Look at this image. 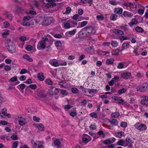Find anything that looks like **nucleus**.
Masks as SVG:
<instances>
[{
  "label": "nucleus",
  "mask_w": 148,
  "mask_h": 148,
  "mask_svg": "<svg viewBox=\"0 0 148 148\" xmlns=\"http://www.w3.org/2000/svg\"><path fill=\"white\" fill-rule=\"evenodd\" d=\"M136 90L138 92H144L148 90V83L144 82L137 86Z\"/></svg>",
  "instance_id": "1"
},
{
  "label": "nucleus",
  "mask_w": 148,
  "mask_h": 148,
  "mask_svg": "<svg viewBox=\"0 0 148 148\" xmlns=\"http://www.w3.org/2000/svg\"><path fill=\"white\" fill-rule=\"evenodd\" d=\"M136 129L140 132H144L147 129V126L145 124L137 122L134 125Z\"/></svg>",
  "instance_id": "2"
},
{
  "label": "nucleus",
  "mask_w": 148,
  "mask_h": 148,
  "mask_svg": "<svg viewBox=\"0 0 148 148\" xmlns=\"http://www.w3.org/2000/svg\"><path fill=\"white\" fill-rule=\"evenodd\" d=\"M6 48L9 52L11 53H15L16 51V48L14 42H10L8 45L6 46Z\"/></svg>",
  "instance_id": "3"
},
{
  "label": "nucleus",
  "mask_w": 148,
  "mask_h": 148,
  "mask_svg": "<svg viewBox=\"0 0 148 148\" xmlns=\"http://www.w3.org/2000/svg\"><path fill=\"white\" fill-rule=\"evenodd\" d=\"M77 38L81 39H85L86 37L88 36L87 33H86L85 29H84V28L82 29L79 32Z\"/></svg>",
  "instance_id": "4"
},
{
  "label": "nucleus",
  "mask_w": 148,
  "mask_h": 148,
  "mask_svg": "<svg viewBox=\"0 0 148 148\" xmlns=\"http://www.w3.org/2000/svg\"><path fill=\"white\" fill-rule=\"evenodd\" d=\"M84 28L85 29L86 33H87L88 36L92 34H95L96 33V30L91 27H86Z\"/></svg>",
  "instance_id": "5"
},
{
  "label": "nucleus",
  "mask_w": 148,
  "mask_h": 148,
  "mask_svg": "<svg viewBox=\"0 0 148 148\" xmlns=\"http://www.w3.org/2000/svg\"><path fill=\"white\" fill-rule=\"evenodd\" d=\"M46 46V42L41 40L39 42L37 46V48L39 50H43L45 48Z\"/></svg>",
  "instance_id": "6"
},
{
  "label": "nucleus",
  "mask_w": 148,
  "mask_h": 148,
  "mask_svg": "<svg viewBox=\"0 0 148 148\" xmlns=\"http://www.w3.org/2000/svg\"><path fill=\"white\" fill-rule=\"evenodd\" d=\"M48 3L46 4V6L49 8L51 7H54L56 5V3H54L55 2V0H47Z\"/></svg>",
  "instance_id": "7"
},
{
  "label": "nucleus",
  "mask_w": 148,
  "mask_h": 148,
  "mask_svg": "<svg viewBox=\"0 0 148 148\" xmlns=\"http://www.w3.org/2000/svg\"><path fill=\"white\" fill-rule=\"evenodd\" d=\"M49 63L52 66L55 67L58 66L59 65L57 60L54 59L50 60L49 61Z\"/></svg>",
  "instance_id": "8"
},
{
  "label": "nucleus",
  "mask_w": 148,
  "mask_h": 148,
  "mask_svg": "<svg viewBox=\"0 0 148 148\" xmlns=\"http://www.w3.org/2000/svg\"><path fill=\"white\" fill-rule=\"evenodd\" d=\"M133 16V14L127 11H124L122 14L121 15L122 17H126V16L131 17Z\"/></svg>",
  "instance_id": "9"
},
{
  "label": "nucleus",
  "mask_w": 148,
  "mask_h": 148,
  "mask_svg": "<svg viewBox=\"0 0 148 148\" xmlns=\"http://www.w3.org/2000/svg\"><path fill=\"white\" fill-rule=\"evenodd\" d=\"M50 19L49 18H45L42 22V25L43 26H47L49 25L51 23L49 22V20Z\"/></svg>",
  "instance_id": "10"
},
{
  "label": "nucleus",
  "mask_w": 148,
  "mask_h": 148,
  "mask_svg": "<svg viewBox=\"0 0 148 148\" xmlns=\"http://www.w3.org/2000/svg\"><path fill=\"white\" fill-rule=\"evenodd\" d=\"M131 73L130 72H125L124 73L122 74V77H123V78L128 79L131 78Z\"/></svg>",
  "instance_id": "11"
},
{
  "label": "nucleus",
  "mask_w": 148,
  "mask_h": 148,
  "mask_svg": "<svg viewBox=\"0 0 148 148\" xmlns=\"http://www.w3.org/2000/svg\"><path fill=\"white\" fill-rule=\"evenodd\" d=\"M142 104L146 106H148V97L145 96L141 101Z\"/></svg>",
  "instance_id": "12"
},
{
  "label": "nucleus",
  "mask_w": 148,
  "mask_h": 148,
  "mask_svg": "<svg viewBox=\"0 0 148 148\" xmlns=\"http://www.w3.org/2000/svg\"><path fill=\"white\" fill-rule=\"evenodd\" d=\"M123 9L122 8H115L114 10V13L118 14H121L122 13Z\"/></svg>",
  "instance_id": "13"
},
{
  "label": "nucleus",
  "mask_w": 148,
  "mask_h": 148,
  "mask_svg": "<svg viewBox=\"0 0 148 148\" xmlns=\"http://www.w3.org/2000/svg\"><path fill=\"white\" fill-rule=\"evenodd\" d=\"M37 77L40 81H43L45 78L44 73L41 72L39 73L38 74Z\"/></svg>",
  "instance_id": "14"
},
{
  "label": "nucleus",
  "mask_w": 148,
  "mask_h": 148,
  "mask_svg": "<svg viewBox=\"0 0 148 148\" xmlns=\"http://www.w3.org/2000/svg\"><path fill=\"white\" fill-rule=\"evenodd\" d=\"M130 43V42H127L123 43L122 44V48L121 50L123 51V50L125 49L128 48L129 47Z\"/></svg>",
  "instance_id": "15"
},
{
  "label": "nucleus",
  "mask_w": 148,
  "mask_h": 148,
  "mask_svg": "<svg viewBox=\"0 0 148 148\" xmlns=\"http://www.w3.org/2000/svg\"><path fill=\"white\" fill-rule=\"evenodd\" d=\"M38 96L41 98H45L47 95L43 90L39 92L38 94Z\"/></svg>",
  "instance_id": "16"
},
{
  "label": "nucleus",
  "mask_w": 148,
  "mask_h": 148,
  "mask_svg": "<svg viewBox=\"0 0 148 148\" xmlns=\"http://www.w3.org/2000/svg\"><path fill=\"white\" fill-rule=\"evenodd\" d=\"M113 32L117 35H123L124 34V32L121 30L118 29H114L113 30Z\"/></svg>",
  "instance_id": "17"
},
{
  "label": "nucleus",
  "mask_w": 148,
  "mask_h": 148,
  "mask_svg": "<svg viewBox=\"0 0 148 148\" xmlns=\"http://www.w3.org/2000/svg\"><path fill=\"white\" fill-rule=\"evenodd\" d=\"M108 120V122L112 124H113L115 126H117L118 125V122L116 119H113L111 120L109 119Z\"/></svg>",
  "instance_id": "18"
},
{
  "label": "nucleus",
  "mask_w": 148,
  "mask_h": 148,
  "mask_svg": "<svg viewBox=\"0 0 148 148\" xmlns=\"http://www.w3.org/2000/svg\"><path fill=\"white\" fill-rule=\"evenodd\" d=\"M20 119L18 121L19 124L22 126L24 125L25 124L24 122L25 121V119L22 117H20Z\"/></svg>",
  "instance_id": "19"
},
{
  "label": "nucleus",
  "mask_w": 148,
  "mask_h": 148,
  "mask_svg": "<svg viewBox=\"0 0 148 148\" xmlns=\"http://www.w3.org/2000/svg\"><path fill=\"white\" fill-rule=\"evenodd\" d=\"M23 58L30 62H32L33 61V59L27 54H24L23 56Z\"/></svg>",
  "instance_id": "20"
},
{
  "label": "nucleus",
  "mask_w": 148,
  "mask_h": 148,
  "mask_svg": "<svg viewBox=\"0 0 148 148\" xmlns=\"http://www.w3.org/2000/svg\"><path fill=\"white\" fill-rule=\"evenodd\" d=\"M124 134V132L121 131L120 132H118L116 133L115 134V136L118 138H121L123 136V134Z\"/></svg>",
  "instance_id": "21"
},
{
  "label": "nucleus",
  "mask_w": 148,
  "mask_h": 148,
  "mask_svg": "<svg viewBox=\"0 0 148 148\" xmlns=\"http://www.w3.org/2000/svg\"><path fill=\"white\" fill-rule=\"evenodd\" d=\"M37 127L40 131H42L44 130V126L42 124L39 123L37 126Z\"/></svg>",
  "instance_id": "22"
},
{
  "label": "nucleus",
  "mask_w": 148,
  "mask_h": 148,
  "mask_svg": "<svg viewBox=\"0 0 148 148\" xmlns=\"http://www.w3.org/2000/svg\"><path fill=\"white\" fill-rule=\"evenodd\" d=\"M120 115V113L118 112L112 113L111 114V116L114 118H117L119 117Z\"/></svg>",
  "instance_id": "23"
},
{
  "label": "nucleus",
  "mask_w": 148,
  "mask_h": 148,
  "mask_svg": "<svg viewBox=\"0 0 148 148\" xmlns=\"http://www.w3.org/2000/svg\"><path fill=\"white\" fill-rule=\"evenodd\" d=\"M135 30L136 32L139 33H142L144 32V30L143 28L139 26L136 27Z\"/></svg>",
  "instance_id": "24"
},
{
  "label": "nucleus",
  "mask_w": 148,
  "mask_h": 148,
  "mask_svg": "<svg viewBox=\"0 0 148 148\" xmlns=\"http://www.w3.org/2000/svg\"><path fill=\"white\" fill-rule=\"evenodd\" d=\"M118 16L115 14H112L110 16V18L111 20L115 21L117 19Z\"/></svg>",
  "instance_id": "25"
},
{
  "label": "nucleus",
  "mask_w": 148,
  "mask_h": 148,
  "mask_svg": "<svg viewBox=\"0 0 148 148\" xmlns=\"http://www.w3.org/2000/svg\"><path fill=\"white\" fill-rule=\"evenodd\" d=\"M114 60L112 58H109L106 60V64L107 65L111 64L114 62Z\"/></svg>",
  "instance_id": "26"
},
{
  "label": "nucleus",
  "mask_w": 148,
  "mask_h": 148,
  "mask_svg": "<svg viewBox=\"0 0 148 148\" xmlns=\"http://www.w3.org/2000/svg\"><path fill=\"white\" fill-rule=\"evenodd\" d=\"M46 83L48 85H52L53 82L50 79H47L45 81Z\"/></svg>",
  "instance_id": "27"
},
{
  "label": "nucleus",
  "mask_w": 148,
  "mask_h": 148,
  "mask_svg": "<svg viewBox=\"0 0 148 148\" xmlns=\"http://www.w3.org/2000/svg\"><path fill=\"white\" fill-rule=\"evenodd\" d=\"M53 143L55 145H56L57 146H59L61 144V143L60 140L58 139H56L54 141Z\"/></svg>",
  "instance_id": "28"
},
{
  "label": "nucleus",
  "mask_w": 148,
  "mask_h": 148,
  "mask_svg": "<svg viewBox=\"0 0 148 148\" xmlns=\"http://www.w3.org/2000/svg\"><path fill=\"white\" fill-rule=\"evenodd\" d=\"M61 93L63 95H67L68 94V92L67 91L63 89H60Z\"/></svg>",
  "instance_id": "29"
},
{
  "label": "nucleus",
  "mask_w": 148,
  "mask_h": 148,
  "mask_svg": "<svg viewBox=\"0 0 148 148\" xmlns=\"http://www.w3.org/2000/svg\"><path fill=\"white\" fill-rule=\"evenodd\" d=\"M6 15L7 18L10 20H12V19L14 17L11 14L8 13H7L6 14Z\"/></svg>",
  "instance_id": "30"
},
{
  "label": "nucleus",
  "mask_w": 148,
  "mask_h": 148,
  "mask_svg": "<svg viewBox=\"0 0 148 148\" xmlns=\"http://www.w3.org/2000/svg\"><path fill=\"white\" fill-rule=\"evenodd\" d=\"M29 87L32 89H34L36 88L37 86L35 84H32L27 86V88H28Z\"/></svg>",
  "instance_id": "31"
},
{
  "label": "nucleus",
  "mask_w": 148,
  "mask_h": 148,
  "mask_svg": "<svg viewBox=\"0 0 148 148\" xmlns=\"http://www.w3.org/2000/svg\"><path fill=\"white\" fill-rule=\"evenodd\" d=\"M128 25H124L121 26L120 27L121 29H124L125 30H127L128 29Z\"/></svg>",
  "instance_id": "32"
},
{
  "label": "nucleus",
  "mask_w": 148,
  "mask_h": 148,
  "mask_svg": "<svg viewBox=\"0 0 148 148\" xmlns=\"http://www.w3.org/2000/svg\"><path fill=\"white\" fill-rule=\"evenodd\" d=\"M55 45L56 47H59L61 46L62 43L60 41L58 40L55 42Z\"/></svg>",
  "instance_id": "33"
},
{
  "label": "nucleus",
  "mask_w": 148,
  "mask_h": 148,
  "mask_svg": "<svg viewBox=\"0 0 148 148\" xmlns=\"http://www.w3.org/2000/svg\"><path fill=\"white\" fill-rule=\"evenodd\" d=\"M98 90L97 89H88V92L90 94H91L92 92L94 93L95 92H98Z\"/></svg>",
  "instance_id": "34"
},
{
  "label": "nucleus",
  "mask_w": 148,
  "mask_h": 148,
  "mask_svg": "<svg viewBox=\"0 0 148 148\" xmlns=\"http://www.w3.org/2000/svg\"><path fill=\"white\" fill-rule=\"evenodd\" d=\"M11 66L6 65L4 66V69L5 71H8L11 70Z\"/></svg>",
  "instance_id": "35"
},
{
  "label": "nucleus",
  "mask_w": 148,
  "mask_h": 148,
  "mask_svg": "<svg viewBox=\"0 0 148 148\" xmlns=\"http://www.w3.org/2000/svg\"><path fill=\"white\" fill-rule=\"evenodd\" d=\"M72 92L74 93H77L79 92V90L77 88H73L71 89Z\"/></svg>",
  "instance_id": "36"
},
{
  "label": "nucleus",
  "mask_w": 148,
  "mask_h": 148,
  "mask_svg": "<svg viewBox=\"0 0 148 148\" xmlns=\"http://www.w3.org/2000/svg\"><path fill=\"white\" fill-rule=\"evenodd\" d=\"M76 31L77 29H75L72 31L68 32V33L70 35H74L76 32Z\"/></svg>",
  "instance_id": "37"
},
{
  "label": "nucleus",
  "mask_w": 148,
  "mask_h": 148,
  "mask_svg": "<svg viewBox=\"0 0 148 148\" xmlns=\"http://www.w3.org/2000/svg\"><path fill=\"white\" fill-rule=\"evenodd\" d=\"M125 141L126 142L127 145H128L132 142V140L130 139V137H127L125 140Z\"/></svg>",
  "instance_id": "38"
},
{
  "label": "nucleus",
  "mask_w": 148,
  "mask_h": 148,
  "mask_svg": "<svg viewBox=\"0 0 148 148\" xmlns=\"http://www.w3.org/2000/svg\"><path fill=\"white\" fill-rule=\"evenodd\" d=\"M17 80V77L16 76H15L11 78L10 80H9V81L11 82H14Z\"/></svg>",
  "instance_id": "39"
},
{
  "label": "nucleus",
  "mask_w": 148,
  "mask_h": 148,
  "mask_svg": "<svg viewBox=\"0 0 148 148\" xmlns=\"http://www.w3.org/2000/svg\"><path fill=\"white\" fill-rule=\"evenodd\" d=\"M126 91V90L123 88L118 91V92L120 94H121L125 92Z\"/></svg>",
  "instance_id": "40"
},
{
  "label": "nucleus",
  "mask_w": 148,
  "mask_h": 148,
  "mask_svg": "<svg viewBox=\"0 0 148 148\" xmlns=\"http://www.w3.org/2000/svg\"><path fill=\"white\" fill-rule=\"evenodd\" d=\"M71 8L70 7H67L66 8V11L65 13L67 14H69L71 12Z\"/></svg>",
  "instance_id": "41"
},
{
  "label": "nucleus",
  "mask_w": 148,
  "mask_h": 148,
  "mask_svg": "<svg viewBox=\"0 0 148 148\" xmlns=\"http://www.w3.org/2000/svg\"><path fill=\"white\" fill-rule=\"evenodd\" d=\"M112 143L111 140H106L104 141L103 143L106 145L111 144Z\"/></svg>",
  "instance_id": "42"
},
{
  "label": "nucleus",
  "mask_w": 148,
  "mask_h": 148,
  "mask_svg": "<svg viewBox=\"0 0 148 148\" xmlns=\"http://www.w3.org/2000/svg\"><path fill=\"white\" fill-rule=\"evenodd\" d=\"M90 116L92 117H93L94 118H97V114L95 112H92L90 114Z\"/></svg>",
  "instance_id": "43"
},
{
  "label": "nucleus",
  "mask_w": 148,
  "mask_h": 148,
  "mask_svg": "<svg viewBox=\"0 0 148 148\" xmlns=\"http://www.w3.org/2000/svg\"><path fill=\"white\" fill-rule=\"evenodd\" d=\"M18 141L14 142L12 145V148H16L18 146Z\"/></svg>",
  "instance_id": "44"
},
{
  "label": "nucleus",
  "mask_w": 148,
  "mask_h": 148,
  "mask_svg": "<svg viewBox=\"0 0 148 148\" xmlns=\"http://www.w3.org/2000/svg\"><path fill=\"white\" fill-rule=\"evenodd\" d=\"M96 18L99 20H100L101 21H103L104 19V17L102 16H99L97 15L96 16Z\"/></svg>",
  "instance_id": "45"
},
{
  "label": "nucleus",
  "mask_w": 148,
  "mask_h": 148,
  "mask_svg": "<svg viewBox=\"0 0 148 148\" xmlns=\"http://www.w3.org/2000/svg\"><path fill=\"white\" fill-rule=\"evenodd\" d=\"M26 49L28 51H31L33 49V47L31 45H28L26 47Z\"/></svg>",
  "instance_id": "46"
},
{
  "label": "nucleus",
  "mask_w": 148,
  "mask_h": 148,
  "mask_svg": "<svg viewBox=\"0 0 148 148\" xmlns=\"http://www.w3.org/2000/svg\"><path fill=\"white\" fill-rule=\"evenodd\" d=\"M131 22L134 25H136L138 23V21L135 18H132L131 21Z\"/></svg>",
  "instance_id": "47"
},
{
  "label": "nucleus",
  "mask_w": 148,
  "mask_h": 148,
  "mask_svg": "<svg viewBox=\"0 0 148 148\" xmlns=\"http://www.w3.org/2000/svg\"><path fill=\"white\" fill-rule=\"evenodd\" d=\"M121 126L123 128H125L127 126V123L124 122H122L120 124Z\"/></svg>",
  "instance_id": "48"
},
{
  "label": "nucleus",
  "mask_w": 148,
  "mask_h": 148,
  "mask_svg": "<svg viewBox=\"0 0 148 148\" xmlns=\"http://www.w3.org/2000/svg\"><path fill=\"white\" fill-rule=\"evenodd\" d=\"M123 142L122 140H120L117 142V143L119 145L123 146Z\"/></svg>",
  "instance_id": "49"
},
{
  "label": "nucleus",
  "mask_w": 148,
  "mask_h": 148,
  "mask_svg": "<svg viewBox=\"0 0 148 148\" xmlns=\"http://www.w3.org/2000/svg\"><path fill=\"white\" fill-rule=\"evenodd\" d=\"M18 86H20V89L23 90L25 87L26 86L25 84H22L19 85Z\"/></svg>",
  "instance_id": "50"
},
{
  "label": "nucleus",
  "mask_w": 148,
  "mask_h": 148,
  "mask_svg": "<svg viewBox=\"0 0 148 148\" xmlns=\"http://www.w3.org/2000/svg\"><path fill=\"white\" fill-rule=\"evenodd\" d=\"M111 45L113 47H116L117 46L118 44L117 42L116 41H112Z\"/></svg>",
  "instance_id": "51"
},
{
  "label": "nucleus",
  "mask_w": 148,
  "mask_h": 148,
  "mask_svg": "<svg viewBox=\"0 0 148 148\" xmlns=\"http://www.w3.org/2000/svg\"><path fill=\"white\" fill-rule=\"evenodd\" d=\"M118 68L121 69L124 68V65L122 62H120L117 66Z\"/></svg>",
  "instance_id": "52"
},
{
  "label": "nucleus",
  "mask_w": 148,
  "mask_h": 148,
  "mask_svg": "<svg viewBox=\"0 0 148 148\" xmlns=\"http://www.w3.org/2000/svg\"><path fill=\"white\" fill-rule=\"evenodd\" d=\"M109 3L112 5H116L117 4V3L115 1H110Z\"/></svg>",
  "instance_id": "53"
},
{
  "label": "nucleus",
  "mask_w": 148,
  "mask_h": 148,
  "mask_svg": "<svg viewBox=\"0 0 148 148\" xmlns=\"http://www.w3.org/2000/svg\"><path fill=\"white\" fill-rule=\"evenodd\" d=\"M69 22L71 23H72L74 26L77 25V22L73 20H70Z\"/></svg>",
  "instance_id": "54"
},
{
  "label": "nucleus",
  "mask_w": 148,
  "mask_h": 148,
  "mask_svg": "<svg viewBox=\"0 0 148 148\" xmlns=\"http://www.w3.org/2000/svg\"><path fill=\"white\" fill-rule=\"evenodd\" d=\"M64 26L66 29H69L71 27L70 24L69 23H65L64 25Z\"/></svg>",
  "instance_id": "55"
},
{
  "label": "nucleus",
  "mask_w": 148,
  "mask_h": 148,
  "mask_svg": "<svg viewBox=\"0 0 148 148\" xmlns=\"http://www.w3.org/2000/svg\"><path fill=\"white\" fill-rule=\"evenodd\" d=\"M10 138L14 140H16L18 139V137L17 135H12Z\"/></svg>",
  "instance_id": "56"
},
{
  "label": "nucleus",
  "mask_w": 148,
  "mask_h": 148,
  "mask_svg": "<svg viewBox=\"0 0 148 148\" xmlns=\"http://www.w3.org/2000/svg\"><path fill=\"white\" fill-rule=\"evenodd\" d=\"M33 120L34 121H36L37 122H39V121L40 120V119L39 118L35 116H33Z\"/></svg>",
  "instance_id": "57"
},
{
  "label": "nucleus",
  "mask_w": 148,
  "mask_h": 148,
  "mask_svg": "<svg viewBox=\"0 0 148 148\" xmlns=\"http://www.w3.org/2000/svg\"><path fill=\"white\" fill-rule=\"evenodd\" d=\"M90 128L91 130H94L96 129L97 127L95 125H91L90 126Z\"/></svg>",
  "instance_id": "58"
},
{
  "label": "nucleus",
  "mask_w": 148,
  "mask_h": 148,
  "mask_svg": "<svg viewBox=\"0 0 148 148\" xmlns=\"http://www.w3.org/2000/svg\"><path fill=\"white\" fill-rule=\"evenodd\" d=\"M2 114L4 115H5L6 113H7V109L5 108H3L1 110Z\"/></svg>",
  "instance_id": "59"
},
{
  "label": "nucleus",
  "mask_w": 148,
  "mask_h": 148,
  "mask_svg": "<svg viewBox=\"0 0 148 148\" xmlns=\"http://www.w3.org/2000/svg\"><path fill=\"white\" fill-rule=\"evenodd\" d=\"M72 108V106L69 105H65L64 107V109L66 110H68L69 109H70Z\"/></svg>",
  "instance_id": "60"
},
{
  "label": "nucleus",
  "mask_w": 148,
  "mask_h": 148,
  "mask_svg": "<svg viewBox=\"0 0 148 148\" xmlns=\"http://www.w3.org/2000/svg\"><path fill=\"white\" fill-rule=\"evenodd\" d=\"M70 115L73 116V117H74L75 116H76V115H77V114L76 112V111H74V112H71L70 113Z\"/></svg>",
  "instance_id": "61"
},
{
  "label": "nucleus",
  "mask_w": 148,
  "mask_h": 148,
  "mask_svg": "<svg viewBox=\"0 0 148 148\" xmlns=\"http://www.w3.org/2000/svg\"><path fill=\"white\" fill-rule=\"evenodd\" d=\"M60 89H59L58 88H55L54 90V91H53L54 94H58L60 90Z\"/></svg>",
  "instance_id": "62"
},
{
  "label": "nucleus",
  "mask_w": 148,
  "mask_h": 148,
  "mask_svg": "<svg viewBox=\"0 0 148 148\" xmlns=\"http://www.w3.org/2000/svg\"><path fill=\"white\" fill-rule=\"evenodd\" d=\"M87 22H88L86 21H83L81 23V27H83L84 26H85L86 25L87 23Z\"/></svg>",
  "instance_id": "63"
},
{
  "label": "nucleus",
  "mask_w": 148,
  "mask_h": 148,
  "mask_svg": "<svg viewBox=\"0 0 148 148\" xmlns=\"http://www.w3.org/2000/svg\"><path fill=\"white\" fill-rule=\"evenodd\" d=\"M31 18V17L29 16H25L24 17L23 20L24 21H28Z\"/></svg>",
  "instance_id": "64"
}]
</instances>
